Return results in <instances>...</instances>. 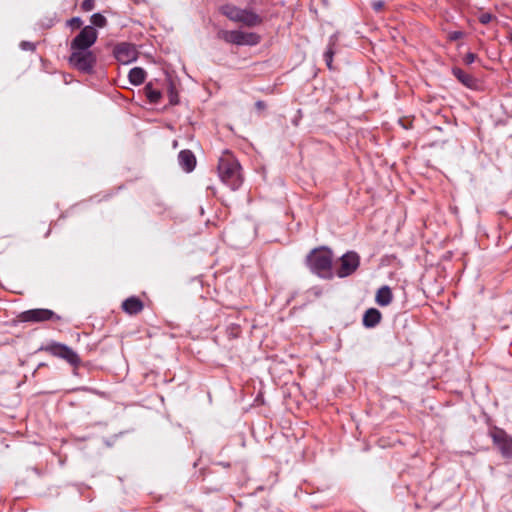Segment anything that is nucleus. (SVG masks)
<instances>
[{
  "label": "nucleus",
  "mask_w": 512,
  "mask_h": 512,
  "mask_svg": "<svg viewBox=\"0 0 512 512\" xmlns=\"http://www.w3.org/2000/svg\"><path fill=\"white\" fill-rule=\"evenodd\" d=\"M98 34H76L70 43L69 65L83 74L95 72L97 54L91 49Z\"/></svg>",
  "instance_id": "1"
},
{
  "label": "nucleus",
  "mask_w": 512,
  "mask_h": 512,
  "mask_svg": "<svg viewBox=\"0 0 512 512\" xmlns=\"http://www.w3.org/2000/svg\"><path fill=\"white\" fill-rule=\"evenodd\" d=\"M306 262L313 274L325 280L333 279V253L331 249L324 246L313 249L307 255Z\"/></svg>",
  "instance_id": "2"
},
{
  "label": "nucleus",
  "mask_w": 512,
  "mask_h": 512,
  "mask_svg": "<svg viewBox=\"0 0 512 512\" xmlns=\"http://www.w3.org/2000/svg\"><path fill=\"white\" fill-rule=\"evenodd\" d=\"M241 165L229 152L220 157L218 162V174L221 181L231 190H237L243 183Z\"/></svg>",
  "instance_id": "3"
},
{
  "label": "nucleus",
  "mask_w": 512,
  "mask_h": 512,
  "mask_svg": "<svg viewBox=\"0 0 512 512\" xmlns=\"http://www.w3.org/2000/svg\"><path fill=\"white\" fill-rule=\"evenodd\" d=\"M39 351H45L50 355L63 359L71 366L78 367L81 363L79 355L66 344L50 341L46 345H42Z\"/></svg>",
  "instance_id": "4"
},
{
  "label": "nucleus",
  "mask_w": 512,
  "mask_h": 512,
  "mask_svg": "<svg viewBox=\"0 0 512 512\" xmlns=\"http://www.w3.org/2000/svg\"><path fill=\"white\" fill-rule=\"evenodd\" d=\"M222 11L229 19L248 27H254L261 22V17L251 10L226 5L222 8Z\"/></svg>",
  "instance_id": "5"
},
{
  "label": "nucleus",
  "mask_w": 512,
  "mask_h": 512,
  "mask_svg": "<svg viewBox=\"0 0 512 512\" xmlns=\"http://www.w3.org/2000/svg\"><path fill=\"white\" fill-rule=\"evenodd\" d=\"M21 322L40 323L45 321H60L61 316L46 308H36L23 311L18 316Z\"/></svg>",
  "instance_id": "6"
},
{
  "label": "nucleus",
  "mask_w": 512,
  "mask_h": 512,
  "mask_svg": "<svg viewBox=\"0 0 512 512\" xmlns=\"http://www.w3.org/2000/svg\"><path fill=\"white\" fill-rule=\"evenodd\" d=\"M340 265L334 275L339 278H346L352 275L360 266V256L355 251H348L340 259Z\"/></svg>",
  "instance_id": "7"
},
{
  "label": "nucleus",
  "mask_w": 512,
  "mask_h": 512,
  "mask_svg": "<svg viewBox=\"0 0 512 512\" xmlns=\"http://www.w3.org/2000/svg\"><path fill=\"white\" fill-rule=\"evenodd\" d=\"M113 55L119 63L129 64L137 59L138 51L134 45L123 42L114 47Z\"/></svg>",
  "instance_id": "8"
},
{
  "label": "nucleus",
  "mask_w": 512,
  "mask_h": 512,
  "mask_svg": "<svg viewBox=\"0 0 512 512\" xmlns=\"http://www.w3.org/2000/svg\"><path fill=\"white\" fill-rule=\"evenodd\" d=\"M493 443L499 449L504 458L512 457V437L509 436L503 429H496L491 434Z\"/></svg>",
  "instance_id": "9"
},
{
  "label": "nucleus",
  "mask_w": 512,
  "mask_h": 512,
  "mask_svg": "<svg viewBox=\"0 0 512 512\" xmlns=\"http://www.w3.org/2000/svg\"><path fill=\"white\" fill-rule=\"evenodd\" d=\"M226 43L236 46H254L260 42V34H217Z\"/></svg>",
  "instance_id": "10"
},
{
  "label": "nucleus",
  "mask_w": 512,
  "mask_h": 512,
  "mask_svg": "<svg viewBox=\"0 0 512 512\" xmlns=\"http://www.w3.org/2000/svg\"><path fill=\"white\" fill-rule=\"evenodd\" d=\"M180 167L187 173L192 172L196 167V157L191 150L184 149L178 154Z\"/></svg>",
  "instance_id": "11"
},
{
  "label": "nucleus",
  "mask_w": 512,
  "mask_h": 512,
  "mask_svg": "<svg viewBox=\"0 0 512 512\" xmlns=\"http://www.w3.org/2000/svg\"><path fill=\"white\" fill-rule=\"evenodd\" d=\"M338 37H337V34H332L329 38V41H328V44H327V47H326V50L323 54V57H324V61L326 63V66L328 67V69L332 70L333 69V58H334V55L337 53L338 51Z\"/></svg>",
  "instance_id": "12"
},
{
  "label": "nucleus",
  "mask_w": 512,
  "mask_h": 512,
  "mask_svg": "<svg viewBox=\"0 0 512 512\" xmlns=\"http://www.w3.org/2000/svg\"><path fill=\"white\" fill-rule=\"evenodd\" d=\"M453 76L465 87L474 89L477 87V79L459 67L452 68Z\"/></svg>",
  "instance_id": "13"
},
{
  "label": "nucleus",
  "mask_w": 512,
  "mask_h": 512,
  "mask_svg": "<svg viewBox=\"0 0 512 512\" xmlns=\"http://www.w3.org/2000/svg\"><path fill=\"white\" fill-rule=\"evenodd\" d=\"M143 302L136 296H131L123 301L122 308L129 315H136L143 310Z\"/></svg>",
  "instance_id": "14"
},
{
  "label": "nucleus",
  "mask_w": 512,
  "mask_h": 512,
  "mask_svg": "<svg viewBox=\"0 0 512 512\" xmlns=\"http://www.w3.org/2000/svg\"><path fill=\"white\" fill-rule=\"evenodd\" d=\"M381 312L376 308H369L363 315V325L366 328H374L381 321Z\"/></svg>",
  "instance_id": "15"
},
{
  "label": "nucleus",
  "mask_w": 512,
  "mask_h": 512,
  "mask_svg": "<svg viewBox=\"0 0 512 512\" xmlns=\"http://www.w3.org/2000/svg\"><path fill=\"white\" fill-rule=\"evenodd\" d=\"M392 291L389 286H382L376 293V303L379 306H388L392 302Z\"/></svg>",
  "instance_id": "16"
},
{
  "label": "nucleus",
  "mask_w": 512,
  "mask_h": 512,
  "mask_svg": "<svg viewBox=\"0 0 512 512\" xmlns=\"http://www.w3.org/2000/svg\"><path fill=\"white\" fill-rule=\"evenodd\" d=\"M146 78V71L141 67H134L129 71L128 79L132 85H141Z\"/></svg>",
  "instance_id": "17"
},
{
  "label": "nucleus",
  "mask_w": 512,
  "mask_h": 512,
  "mask_svg": "<svg viewBox=\"0 0 512 512\" xmlns=\"http://www.w3.org/2000/svg\"><path fill=\"white\" fill-rule=\"evenodd\" d=\"M145 95L150 103L156 104L160 101L162 94L158 89L153 88L152 83H148L144 88Z\"/></svg>",
  "instance_id": "18"
},
{
  "label": "nucleus",
  "mask_w": 512,
  "mask_h": 512,
  "mask_svg": "<svg viewBox=\"0 0 512 512\" xmlns=\"http://www.w3.org/2000/svg\"><path fill=\"white\" fill-rule=\"evenodd\" d=\"M105 18L100 15V14H94L92 17H91V22L94 26L96 27H99V28H103L104 25H105Z\"/></svg>",
  "instance_id": "19"
},
{
  "label": "nucleus",
  "mask_w": 512,
  "mask_h": 512,
  "mask_svg": "<svg viewBox=\"0 0 512 512\" xmlns=\"http://www.w3.org/2000/svg\"><path fill=\"white\" fill-rule=\"evenodd\" d=\"M19 47L23 51L33 52L36 49V43L30 41H21Z\"/></svg>",
  "instance_id": "20"
},
{
  "label": "nucleus",
  "mask_w": 512,
  "mask_h": 512,
  "mask_svg": "<svg viewBox=\"0 0 512 512\" xmlns=\"http://www.w3.org/2000/svg\"><path fill=\"white\" fill-rule=\"evenodd\" d=\"M477 59V55L473 52H467L465 56L463 57V62L466 65H471L474 63Z\"/></svg>",
  "instance_id": "21"
},
{
  "label": "nucleus",
  "mask_w": 512,
  "mask_h": 512,
  "mask_svg": "<svg viewBox=\"0 0 512 512\" xmlns=\"http://www.w3.org/2000/svg\"><path fill=\"white\" fill-rule=\"evenodd\" d=\"M169 102H170L171 105H176L179 102L178 95L175 92L173 86H171L170 89H169Z\"/></svg>",
  "instance_id": "22"
},
{
  "label": "nucleus",
  "mask_w": 512,
  "mask_h": 512,
  "mask_svg": "<svg viewBox=\"0 0 512 512\" xmlns=\"http://www.w3.org/2000/svg\"><path fill=\"white\" fill-rule=\"evenodd\" d=\"M82 22L79 18H73L68 22V27L72 30H78L81 28Z\"/></svg>",
  "instance_id": "23"
},
{
  "label": "nucleus",
  "mask_w": 512,
  "mask_h": 512,
  "mask_svg": "<svg viewBox=\"0 0 512 512\" xmlns=\"http://www.w3.org/2000/svg\"><path fill=\"white\" fill-rule=\"evenodd\" d=\"M479 20L481 23H488L490 20H491V15L490 14H482L480 17H479Z\"/></svg>",
  "instance_id": "24"
},
{
  "label": "nucleus",
  "mask_w": 512,
  "mask_h": 512,
  "mask_svg": "<svg viewBox=\"0 0 512 512\" xmlns=\"http://www.w3.org/2000/svg\"><path fill=\"white\" fill-rule=\"evenodd\" d=\"M463 34H449V40L451 42L457 41Z\"/></svg>",
  "instance_id": "25"
},
{
  "label": "nucleus",
  "mask_w": 512,
  "mask_h": 512,
  "mask_svg": "<svg viewBox=\"0 0 512 512\" xmlns=\"http://www.w3.org/2000/svg\"><path fill=\"white\" fill-rule=\"evenodd\" d=\"M382 6H383V3L381 1L373 3V7L375 10H380L382 8Z\"/></svg>",
  "instance_id": "26"
},
{
  "label": "nucleus",
  "mask_w": 512,
  "mask_h": 512,
  "mask_svg": "<svg viewBox=\"0 0 512 512\" xmlns=\"http://www.w3.org/2000/svg\"><path fill=\"white\" fill-rule=\"evenodd\" d=\"M255 105L258 109H264L266 106L265 103L261 100L257 101Z\"/></svg>",
  "instance_id": "27"
},
{
  "label": "nucleus",
  "mask_w": 512,
  "mask_h": 512,
  "mask_svg": "<svg viewBox=\"0 0 512 512\" xmlns=\"http://www.w3.org/2000/svg\"><path fill=\"white\" fill-rule=\"evenodd\" d=\"M83 7H84L86 10H90V9L92 8L90 1H89V0L84 1V3H83Z\"/></svg>",
  "instance_id": "28"
},
{
  "label": "nucleus",
  "mask_w": 512,
  "mask_h": 512,
  "mask_svg": "<svg viewBox=\"0 0 512 512\" xmlns=\"http://www.w3.org/2000/svg\"><path fill=\"white\" fill-rule=\"evenodd\" d=\"M81 32H83V33L89 32L88 27L84 28Z\"/></svg>",
  "instance_id": "29"
},
{
  "label": "nucleus",
  "mask_w": 512,
  "mask_h": 512,
  "mask_svg": "<svg viewBox=\"0 0 512 512\" xmlns=\"http://www.w3.org/2000/svg\"><path fill=\"white\" fill-rule=\"evenodd\" d=\"M398 35H399V37H400L401 39H403L404 41H406V40H405V38L403 37V34H402V33H399Z\"/></svg>",
  "instance_id": "30"
},
{
  "label": "nucleus",
  "mask_w": 512,
  "mask_h": 512,
  "mask_svg": "<svg viewBox=\"0 0 512 512\" xmlns=\"http://www.w3.org/2000/svg\"><path fill=\"white\" fill-rule=\"evenodd\" d=\"M509 39H510V41L512 42V34H510V38H509Z\"/></svg>",
  "instance_id": "31"
}]
</instances>
